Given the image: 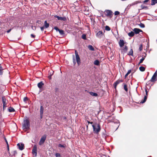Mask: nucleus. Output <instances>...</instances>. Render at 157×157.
Segmentation results:
<instances>
[{"instance_id":"f257e3e1","label":"nucleus","mask_w":157,"mask_h":157,"mask_svg":"<svg viewBox=\"0 0 157 157\" xmlns=\"http://www.w3.org/2000/svg\"><path fill=\"white\" fill-rule=\"evenodd\" d=\"M75 57L74 55H73V64L75 65L76 63H77L78 66H79L81 63L80 59L78 55V52L76 50L75 51Z\"/></svg>"},{"instance_id":"f03ea898","label":"nucleus","mask_w":157,"mask_h":157,"mask_svg":"<svg viewBox=\"0 0 157 157\" xmlns=\"http://www.w3.org/2000/svg\"><path fill=\"white\" fill-rule=\"evenodd\" d=\"M93 132L95 134H98L101 130V127L99 123L94 122L92 125Z\"/></svg>"},{"instance_id":"7ed1b4c3","label":"nucleus","mask_w":157,"mask_h":157,"mask_svg":"<svg viewBox=\"0 0 157 157\" xmlns=\"http://www.w3.org/2000/svg\"><path fill=\"white\" fill-rule=\"evenodd\" d=\"M30 123L29 121L25 120L24 121V123L22 125V128L23 129H27L29 128Z\"/></svg>"},{"instance_id":"20e7f679","label":"nucleus","mask_w":157,"mask_h":157,"mask_svg":"<svg viewBox=\"0 0 157 157\" xmlns=\"http://www.w3.org/2000/svg\"><path fill=\"white\" fill-rule=\"evenodd\" d=\"M2 100L3 104V109L4 110L5 108L7 107V104L8 102V101L6 100L4 97H2Z\"/></svg>"},{"instance_id":"39448f33","label":"nucleus","mask_w":157,"mask_h":157,"mask_svg":"<svg viewBox=\"0 0 157 157\" xmlns=\"http://www.w3.org/2000/svg\"><path fill=\"white\" fill-rule=\"evenodd\" d=\"M46 136L45 135H44L42 137L39 143V144L40 145H41L44 143L46 139Z\"/></svg>"},{"instance_id":"423d86ee","label":"nucleus","mask_w":157,"mask_h":157,"mask_svg":"<svg viewBox=\"0 0 157 157\" xmlns=\"http://www.w3.org/2000/svg\"><path fill=\"white\" fill-rule=\"evenodd\" d=\"M104 33L101 31H98L96 34V36L99 38H101L103 36Z\"/></svg>"},{"instance_id":"0eeeda50","label":"nucleus","mask_w":157,"mask_h":157,"mask_svg":"<svg viewBox=\"0 0 157 157\" xmlns=\"http://www.w3.org/2000/svg\"><path fill=\"white\" fill-rule=\"evenodd\" d=\"M112 12L110 10H107L105 11L106 15L107 17H110L112 14Z\"/></svg>"},{"instance_id":"6e6552de","label":"nucleus","mask_w":157,"mask_h":157,"mask_svg":"<svg viewBox=\"0 0 157 157\" xmlns=\"http://www.w3.org/2000/svg\"><path fill=\"white\" fill-rule=\"evenodd\" d=\"M33 153L35 155V156L37 155V146L36 145L34 146L32 150Z\"/></svg>"},{"instance_id":"1a4fd4ad","label":"nucleus","mask_w":157,"mask_h":157,"mask_svg":"<svg viewBox=\"0 0 157 157\" xmlns=\"http://www.w3.org/2000/svg\"><path fill=\"white\" fill-rule=\"evenodd\" d=\"M17 146L20 150L22 151L24 149V144H23L18 143L17 144Z\"/></svg>"},{"instance_id":"9d476101","label":"nucleus","mask_w":157,"mask_h":157,"mask_svg":"<svg viewBox=\"0 0 157 157\" xmlns=\"http://www.w3.org/2000/svg\"><path fill=\"white\" fill-rule=\"evenodd\" d=\"M55 17L57 18L58 20L63 21H65L66 20V17H60L57 15H55Z\"/></svg>"},{"instance_id":"9b49d317","label":"nucleus","mask_w":157,"mask_h":157,"mask_svg":"<svg viewBox=\"0 0 157 157\" xmlns=\"http://www.w3.org/2000/svg\"><path fill=\"white\" fill-rule=\"evenodd\" d=\"M123 81L122 80H118L117 81L115 82L114 84L113 85L114 86V88L116 89L117 86V85L119 84L120 82H123Z\"/></svg>"},{"instance_id":"f8f14e48","label":"nucleus","mask_w":157,"mask_h":157,"mask_svg":"<svg viewBox=\"0 0 157 157\" xmlns=\"http://www.w3.org/2000/svg\"><path fill=\"white\" fill-rule=\"evenodd\" d=\"M119 44L120 47H122L123 46H124V42L123 40H120L119 42Z\"/></svg>"},{"instance_id":"ddd939ff","label":"nucleus","mask_w":157,"mask_h":157,"mask_svg":"<svg viewBox=\"0 0 157 157\" xmlns=\"http://www.w3.org/2000/svg\"><path fill=\"white\" fill-rule=\"evenodd\" d=\"M133 30L134 32V33H135L136 34H138L140 33V32H142V30L137 28H135Z\"/></svg>"},{"instance_id":"4468645a","label":"nucleus","mask_w":157,"mask_h":157,"mask_svg":"<svg viewBox=\"0 0 157 157\" xmlns=\"http://www.w3.org/2000/svg\"><path fill=\"white\" fill-rule=\"evenodd\" d=\"M156 76L153 75V76H152L151 79L150 80V81L151 82H153L156 81L155 79L156 78Z\"/></svg>"},{"instance_id":"2eb2a0df","label":"nucleus","mask_w":157,"mask_h":157,"mask_svg":"<svg viewBox=\"0 0 157 157\" xmlns=\"http://www.w3.org/2000/svg\"><path fill=\"white\" fill-rule=\"evenodd\" d=\"M89 93L90 95L92 96L95 97H97L98 96V94L96 93H94L92 92H90Z\"/></svg>"},{"instance_id":"dca6fc26","label":"nucleus","mask_w":157,"mask_h":157,"mask_svg":"<svg viewBox=\"0 0 157 157\" xmlns=\"http://www.w3.org/2000/svg\"><path fill=\"white\" fill-rule=\"evenodd\" d=\"M43 85L44 84L42 82H41L38 84L37 86L39 88H41Z\"/></svg>"},{"instance_id":"f3484780","label":"nucleus","mask_w":157,"mask_h":157,"mask_svg":"<svg viewBox=\"0 0 157 157\" xmlns=\"http://www.w3.org/2000/svg\"><path fill=\"white\" fill-rule=\"evenodd\" d=\"M134 32L131 31L128 33V35L130 37H132L134 36Z\"/></svg>"},{"instance_id":"a211bd4d","label":"nucleus","mask_w":157,"mask_h":157,"mask_svg":"<svg viewBox=\"0 0 157 157\" xmlns=\"http://www.w3.org/2000/svg\"><path fill=\"white\" fill-rule=\"evenodd\" d=\"M147 98V96H144V99L143 101H141L140 102V103H144L146 101Z\"/></svg>"},{"instance_id":"6ab92c4d","label":"nucleus","mask_w":157,"mask_h":157,"mask_svg":"<svg viewBox=\"0 0 157 157\" xmlns=\"http://www.w3.org/2000/svg\"><path fill=\"white\" fill-rule=\"evenodd\" d=\"M157 3V0H151V5L153 6Z\"/></svg>"},{"instance_id":"aec40b11","label":"nucleus","mask_w":157,"mask_h":157,"mask_svg":"<svg viewBox=\"0 0 157 157\" xmlns=\"http://www.w3.org/2000/svg\"><path fill=\"white\" fill-rule=\"evenodd\" d=\"M88 48L91 51H94V48L91 45H89L88 46Z\"/></svg>"},{"instance_id":"412c9836","label":"nucleus","mask_w":157,"mask_h":157,"mask_svg":"<svg viewBox=\"0 0 157 157\" xmlns=\"http://www.w3.org/2000/svg\"><path fill=\"white\" fill-rule=\"evenodd\" d=\"M8 111L10 112H12L15 111L14 109L11 107H10L8 109Z\"/></svg>"},{"instance_id":"4be33fe9","label":"nucleus","mask_w":157,"mask_h":157,"mask_svg":"<svg viewBox=\"0 0 157 157\" xmlns=\"http://www.w3.org/2000/svg\"><path fill=\"white\" fill-rule=\"evenodd\" d=\"M94 63L95 65H98L99 64V62L98 60H96L94 61Z\"/></svg>"},{"instance_id":"5701e85b","label":"nucleus","mask_w":157,"mask_h":157,"mask_svg":"<svg viewBox=\"0 0 157 157\" xmlns=\"http://www.w3.org/2000/svg\"><path fill=\"white\" fill-rule=\"evenodd\" d=\"M140 70L141 71H144L145 70V68L143 66H141L139 67Z\"/></svg>"},{"instance_id":"b1692460","label":"nucleus","mask_w":157,"mask_h":157,"mask_svg":"<svg viewBox=\"0 0 157 157\" xmlns=\"http://www.w3.org/2000/svg\"><path fill=\"white\" fill-rule=\"evenodd\" d=\"M142 9L147 10L148 9V7L146 6H144L143 5H141V6Z\"/></svg>"},{"instance_id":"393cba45","label":"nucleus","mask_w":157,"mask_h":157,"mask_svg":"<svg viewBox=\"0 0 157 157\" xmlns=\"http://www.w3.org/2000/svg\"><path fill=\"white\" fill-rule=\"evenodd\" d=\"M53 72L51 71V72H50L49 75L48 76V78L49 79H51V76L53 75Z\"/></svg>"},{"instance_id":"a878e982","label":"nucleus","mask_w":157,"mask_h":157,"mask_svg":"<svg viewBox=\"0 0 157 157\" xmlns=\"http://www.w3.org/2000/svg\"><path fill=\"white\" fill-rule=\"evenodd\" d=\"M131 70H129L126 74L124 76V78H126L127 77L128 75L131 72Z\"/></svg>"},{"instance_id":"bb28decb","label":"nucleus","mask_w":157,"mask_h":157,"mask_svg":"<svg viewBox=\"0 0 157 157\" xmlns=\"http://www.w3.org/2000/svg\"><path fill=\"white\" fill-rule=\"evenodd\" d=\"M44 26L46 28H48L49 26V24L48 23H47L46 21H45L44 22Z\"/></svg>"},{"instance_id":"cd10ccee","label":"nucleus","mask_w":157,"mask_h":157,"mask_svg":"<svg viewBox=\"0 0 157 157\" xmlns=\"http://www.w3.org/2000/svg\"><path fill=\"white\" fill-rule=\"evenodd\" d=\"M128 55H131L132 56H133V52L132 49H130V51L129 52V53H128Z\"/></svg>"},{"instance_id":"c85d7f7f","label":"nucleus","mask_w":157,"mask_h":157,"mask_svg":"<svg viewBox=\"0 0 157 157\" xmlns=\"http://www.w3.org/2000/svg\"><path fill=\"white\" fill-rule=\"evenodd\" d=\"M146 56V55H145L144 57H142V59H140V62L139 63V64H140L141 63H142L143 62V61L145 59V57Z\"/></svg>"},{"instance_id":"c756f323","label":"nucleus","mask_w":157,"mask_h":157,"mask_svg":"<svg viewBox=\"0 0 157 157\" xmlns=\"http://www.w3.org/2000/svg\"><path fill=\"white\" fill-rule=\"evenodd\" d=\"M44 109L42 106H41L40 108V114L41 115L43 114V113Z\"/></svg>"},{"instance_id":"7c9ffc66","label":"nucleus","mask_w":157,"mask_h":157,"mask_svg":"<svg viewBox=\"0 0 157 157\" xmlns=\"http://www.w3.org/2000/svg\"><path fill=\"white\" fill-rule=\"evenodd\" d=\"M124 89L126 92L128 91V89L127 88V86L125 84H124Z\"/></svg>"},{"instance_id":"2f4dec72","label":"nucleus","mask_w":157,"mask_h":157,"mask_svg":"<svg viewBox=\"0 0 157 157\" xmlns=\"http://www.w3.org/2000/svg\"><path fill=\"white\" fill-rule=\"evenodd\" d=\"M59 34L61 35H63L64 34V32L62 30L59 29Z\"/></svg>"},{"instance_id":"473e14b6","label":"nucleus","mask_w":157,"mask_h":157,"mask_svg":"<svg viewBox=\"0 0 157 157\" xmlns=\"http://www.w3.org/2000/svg\"><path fill=\"white\" fill-rule=\"evenodd\" d=\"M139 25L142 28H144L145 27L144 24L141 23H140Z\"/></svg>"},{"instance_id":"72a5a7b5","label":"nucleus","mask_w":157,"mask_h":157,"mask_svg":"<svg viewBox=\"0 0 157 157\" xmlns=\"http://www.w3.org/2000/svg\"><path fill=\"white\" fill-rule=\"evenodd\" d=\"M105 29L107 31H109L110 30V28L108 26H106L105 27Z\"/></svg>"},{"instance_id":"f704fd0d","label":"nucleus","mask_w":157,"mask_h":157,"mask_svg":"<svg viewBox=\"0 0 157 157\" xmlns=\"http://www.w3.org/2000/svg\"><path fill=\"white\" fill-rule=\"evenodd\" d=\"M82 37L83 39H84V40H86V35L85 34H83L82 35Z\"/></svg>"},{"instance_id":"c9c22d12","label":"nucleus","mask_w":157,"mask_h":157,"mask_svg":"<svg viewBox=\"0 0 157 157\" xmlns=\"http://www.w3.org/2000/svg\"><path fill=\"white\" fill-rule=\"evenodd\" d=\"M120 13V12L118 11H116L114 12V15H118Z\"/></svg>"},{"instance_id":"e433bc0d","label":"nucleus","mask_w":157,"mask_h":157,"mask_svg":"<svg viewBox=\"0 0 157 157\" xmlns=\"http://www.w3.org/2000/svg\"><path fill=\"white\" fill-rule=\"evenodd\" d=\"M56 156V157H60V155L59 153H56L55 154Z\"/></svg>"},{"instance_id":"4c0bfd02","label":"nucleus","mask_w":157,"mask_h":157,"mask_svg":"<svg viewBox=\"0 0 157 157\" xmlns=\"http://www.w3.org/2000/svg\"><path fill=\"white\" fill-rule=\"evenodd\" d=\"M54 29L56 30V31H59V29L57 27L55 26L54 27Z\"/></svg>"},{"instance_id":"58836bf2","label":"nucleus","mask_w":157,"mask_h":157,"mask_svg":"<svg viewBox=\"0 0 157 157\" xmlns=\"http://www.w3.org/2000/svg\"><path fill=\"white\" fill-rule=\"evenodd\" d=\"M143 49V46L142 45H140V46L139 48V50L140 51H141Z\"/></svg>"},{"instance_id":"ea45409f","label":"nucleus","mask_w":157,"mask_h":157,"mask_svg":"<svg viewBox=\"0 0 157 157\" xmlns=\"http://www.w3.org/2000/svg\"><path fill=\"white\" fill-rule=\"evenodd\" d=\"M58 146L59 147H65L63 145L61 144H59V145Z\"/></svg>"},{"instance_id":"a19ab883","label":"nucleus","mask_w":157,"mask_h":157,"mask_svg":"<svg viewBox=\"0 0 157 157\" xmlns=\"http://www.w3.org/2000/svg\"><path fill=\"white\" fill-rule=\"evenodd\" d=\"M2 69L1 66H0V73H1V75L2 74Z\"/></svg>"},{"instance_id":"79ce46f5","label":"nucleus","mask_w":157,"mask_h":157,"mask_svg":"<svg viewBox=\"0 0 157 157\" xmlns=\"http://www.w3.org/2000/svg\"><path fill=\"white\" fill-rule=\"evenodd\" d=\"M145 91L146 92V95L145 96H147L148 91H147V89H145Z\"/></svg>"},{"instance_id":"37998d69","label":"nucleus","mask_w":157,"mask_h":157,"mask_svg":"<svg viewBox=\"0 0 157 157\" xmlns=\"http://www.w3.org/2000/svg\"><path fill=\"white\" fill-rule=\"evenodd\" d=\"M28 100V98L27 97H25L24 98V101L25 102L26 101Z\"/></svg>"},{"instance_id":"c03bdc74","label":"nucleus","mask_w":157,"mask_h":157,"mask_svg":"<svg viewBox=\"0 0 157 157\" xmlns=\"http://www.w3.org/2000/svg\"><path fill=\"white\" fill-rule=\"evenodd\" d=\"M125 51H126L128 50V48L126 46H125L124 49Z\"/></svg>"},{"instance_id":"a18cd8bd","label":"nucleus","mask_w":157,"mask_h":157,"mask_svg":"<svg viewBox=\"0 0 157 157\" xmlns=\"http://www.w3.org/2000/svg\"><path fill=\"white\" fill-rule=\"evenodd\" d=\"M149 1V0H145L144 1L143 3H145L146 2H147Z\"/></svg>"},{"instance_id":"49530a36","label":"nucleus","mask_w":157,"mask_h":157,"mask_svg":"<svg viewBox=\"0 0 157 157\" xmlns=\"http://www.w3.org/2000/svg\"><path fill=\"white\" fill-rule=\"evenodd\" d=\"M32 28L33 30H35L36 29V27L35 26H32Z\"/></svg>"},{"instance_id":"de8ad7c7","label":"nucleus","mask_w":157,"mask_h":157,"mask_svg":"<svg viewBox=\"0 0 157 157\" xmlns=\"http://www.w3.org/2000/svg\"><path fill=\"white\" fill-rule=\"evenodd\" d=\"M40 29L42 31H43L44 30V27H41Z\"/></svg>"},{"instance_id":"09e8293b","label":"nucleus","mask_w":157,"mask_h":157,"mask_svg":"<svg viewBox=\"0 0 157 157\" xmlns=\"http://www.w3.org/2000/svg\"><path fill=\"white\" fill-rule=\"evenodd\" d=\"M31 36L32 37L34 38L35 37V36L33 35V34H31Z\"/></svg>"},{"instance_id":"8fccbe9b","label":"nucleus","mask_w":157,"mask_h":157,"mask_svg":"<svg viewBox=\"0 0 157 157\" xmlns=\"http://www.w3.org/2000/svg\"><path fill=\"white\" fill-rule=\"evenodd\" d=\"M154 75H156V76H157V71H156L155 73L154 74Z\"/></svg>"},{"instance_id":"3c124183","label":"nucleus","mask_w":157,"mask_h":157,"mask_svg":"<svg viewBox=\"0 0 157 157\" xmlns=\"http://www.w3.org/2000/svg\"><path fill=\"white\" fill-rule=\"evenodd\" d=\"M11 29H9V30H8L7 31V33H10V31H11Z\"/></svg>"},{"instance_id":"603ef678","label":"nucleus","mask_w":157,"mask_h":157,"mask_svg":"<svg viewBox=\"0 0 157 157\" xmlns=\"http://www.w3.org/2000/svg\"><path fill=\"white\" fill-rule=\"evenodd\" d=\"M43 114H42V115H41V114H40V117L41 118H42Z\"/></svg>"},{"instance_id":"864d4df0","label":"nucleus","mask_w":157,"mask_h":157,"mask_svg":"<svg viewBox=\"0 0 157 157\" xmlns=\"http://www.w3.org/2000/svg\"><path fill=\"white\" fill-rule=\"evenodd\" d=\"M94 123H93V122H90V124H92V125L93 124H94Z\"/></svg>"},{"instance_id":"5fc2aeb1","label":"nucleus","mask_w":157,"mask_h":157,"mask_svg":"<svg viewBox=\"0 0 157 157\" xmlns=\"http://www.w3.org/2000/svg\"><path fill=\"white\" fill-rule=\"evenodd\" d=\"M7 148L9 147V144H7Z\"/></svg>"},{"instance_id":"6e6d98bb","label":"nucleus","mask_w":157,"mask_h":157,"mask_svg":"<svg viewBox=\"0 0 157 157\" xmlns=\"http://www.w3.org/2000/svg\"><path fill=\"white\" fill-rule=\"evenodd\" d=\"M87 122H88V124H90V121H87Z\"/></svg>"},{"instance_id":"4d7b16f0","label":"nucleus","mask_w":157,"mask_h":157,"mask_svg":"<svg viewBox=\"0 0 157 157\" xmlns=\"http://www.w3.org/2000/svg\"><path fill=\"white\" fill-rule=\"evenodd\" d=\"M6 143L7 144H8V142H7V141H6Z\"/></svg>"},{"instance_id":"13d9d810","label":"nucleus","mask_w":157,"mask_h":157,"mask_svg":"<svg viewBox=\"0 0 157 157\" xmlns=\"http://www.w3.org/2000/svg\"><path fill=\"white\" fill-rule=\"evenodd\" d=\"M64 119H66V117H64Z\"/></svg>"},{"instance_id":"bf43d9fd","label":"nucleus","mask_w":157,"mask_h":157,"mask_svg":"<svg viewBox=\"0 0 157 157\" xmlns=\"http://www.w3.org/2000/svg\"><path fill=\"white\" fill-rule=\"evenodd\" d=\"M104 135V136H105V134H104V135Z\"/></svg>"},{"instance_id":"052dcab7","label":"nucleus","mask_w":157,"mask_h":157,"mask_svg":"<svg viewBox=\"0 0 157 157\" xmlns=\"http://www.w3.org/2000/svg\"><path fill=\"white\" fill-rule=\"evenodd\" d=\"M8 150L9 151V147L8 148Z\"/></svg>"},{"instance_id":"680f3d73","label":"nucleus","mask_w":157,"mask_h":157,"mask_svg":"<svg viewBox=\"0 0 157 157\" xmlns=\"http://www.w3.org/2000/svg\"><path fill=\"white\" fill-rule=\"evenodd\" d=\"M5 140H6V141H7V140H6V139H5Z\"/></svg>"}]
</instances>
